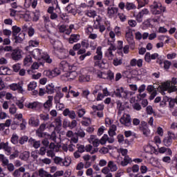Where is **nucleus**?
Returning a JSON list of instances; mask_svg holds the SVG:
<instances>
[{
	"mask_svg": "<svg viewBox=\"0 0 177 177\" xmlns=\"http://www.w3.org/2000/svg\"><path fill=\"white\" fill-rule=\"evenodd\" d=\"M135 7V4L132 3H126V9L127 10H131L132 9H133Z\"/></svg>",
	"mask_w": 177,
	"mask_h": 177,
	"instance_id": "4d7b16f0",
	"label": "nucleus"
},
{
	"mask_svg": "<svg viewBox=\"0 0 177 177\" xmlns=\"http://www.w3.org/2000/svg\"><path fill=\"white\" fill-rule=\"evenodd\" d=\"M44 75H46V77H48V78H53V74L52 71H44Z\"/></svg>",
	"mask_w": 177,
	"mask_h": 177,
	"instance_id": "603ef678",
	"label": "nucleus"
},
{
	"mask_svg": "<svg viewBox=\"0 0 177 177\" xmlns=\"http://www.w3.org/2000/svg\"><path fill=\"white\" fill-rule=\"evenodd\" d=\"M42 50H39V48H36L32 51H30V54L32 55V57L34 59H36V60H41L42 57H44V53H41Z\"/></svg>",
	"mask_w": 177,
	"mask_h": 177,
	"instance_id": "39448f33",
	"label": "nucleus"
},
{
	"mask_svg": "<svg viewBox=\"0 0 177 177\" xmlns=\"http://www.w3.org/2000/svg\"><path fill=\"white\" fill-rule=\"evenodd\" d=\"M151 12L152 15H161L162 12H165V7H162L161 3H157L154 2L152 6H151Z\"/></svg>",
	"mask_w": 177,
	"mask_h": 177,
	"instance_id": "f257e3e1",
	"label": "nucleus"
},
{
	"mask_svg": "<svg viewBox=\"0 0 177 177\" xmlns=\"http://www.w3.org/2000/svg\"><path fill=\"white\" fill-rule=\"evenodd\" d=\"M167 137H165L163 139V145L166 146V147H169L171 145H172L173 140H175L176 139V136L175 135V133L172 131H168L167 132Z\"/></svg>",
	"mask_w": 177,
	"mask_h": 177,
	"instance_id": "f03ea898",
	"label": "nucleus"
},
{
	"mask_svg": "<svg viewBox=\"0 0 177 177\" xmlns=\"http://www.w3.org/2000/svg\"><path fill=\"white\" fill-rule=\"evenodd\" d=\"M29 143L32 145L35 149H39L41 147V141H36L34 138H30L28 140Z\"/></svg>",
	"mask_w": 177,
	"mask_h": 177,
	"instance_id": "412c9836",
	"label": "nucleus"
},
{
	"mask_svg": "<svg viewBox=\"0 0 177 177\" xmlns=\"http://www.w3.org/2000/svg\"><path fill=\"white\" fill-rule=\"evenodd\" d=\"M46 93L48 95H52V93H55V86L53 84H48L46 86Z\"/></svg>",
	"mask_w": 177,
	"mask_h": 177,
	"instance_id": "b1692460",
	"label": "nucleus"
},
{
	"mask_svg": "<svg viewBox=\"0 0 177 177\" xmlns=\"http://www.w3.org/2000/svg\"><path fill=\"white\" fill-rule=\"evenodd\" d=\"M77 114L80 118H82L85 114V110L84 109H78Z\"/></svg>",
	"mask_w": 177,
	"mask_h": 177,
	"instance_id": "bf43d9fd",
	"label": "nucleus"
},
{
	"mask_svg": "<svg viewBox=\"0 0 177 177\" xmlns=\"http://www.w3.org/2000/svg\"><path fill=\"white\" fill-rule=\"evenodd\" d=\"M77 75H78V73L76 71H71L67 73L66 77H68V80L70 81V80H75Z\"/></svg>",
	"mask_w": 177,
	"mask_h": 177,
	"instance_id": "cd10ccee",
	"label": "nucleus"
},
{
	"mask_svg": "<svg viewBox=\"0 0 177 177\" xmlns=\"http://www.w3.org/2000/svg\"><path fill=\"white\" fill-rule=\"evenodd\" d=\"M101 78L111 81L112 80H114V73L111 71H108L106 73L104 72H101Z\"/></svg>",
	"mask_w": 177,
	"mask_h": 177,
	"instance_id": "9d476101",
	"label": "nucleus"
},
{
	"mask_svg": "<svg viewBox=\"0 0 177 177\" xmlns=\"http://www.w3.org/2000/svg\"><path fill=\"white\" fill-rule=\"evenodd\" d=\"M19 144L20 145H24L26 142H28V136H24L19 138Z\"/></svg>",
	"mask_w": 177,
	"mask_h": 177,
	"instance_id": "a18cd8bd",
	"label": "nucleus"
},
{
	"mask_svg": "<svg viewBox=\"0 0 177 177\" xmlns=\"http://www.w3.org/2000/svg\"><path fill=\"white\" fill-rule=\"evenodd\" d=\"M78 38H80V35H71V37L69 38V43L74 44V42H77Z\"/></svg>",
	"mask_w": 177,
	"mask_h": 177,
	"instance_id": "473e14b6",
	"label": "nucleus"
},
{
	"mask_svg": "<svg viewBox=\"0 0 177 177\" xmlns=\"http://www.w3.org/2000/svg\"><path fill=\"white\" fill-rule=\"evenodd\" d=\"M0 75H10V70L6 66L0 67Z\"/></svg>",
	"mask_w": 177,
	"mask_h": 177,
	"instance_id": "6ab92c4d",
	"label": "nucleus"
},
{
	"mask_svg": "<svg viewBox=\"0 0 177 177\" xmlns=\"http://www.w3.org/2000/svg\"><path fill=\"white\" fill-rule=\"evenodd\" d=\"M47 157H51V158H53L55 157V152L53 149L48 150L46 151Z\"/></svg>",
	"mask_w": 177,
	"mask_h": 177,
	"instance_id": "e2e57ef3",
	"label": "nucleus"
},
{
	"mask_svg": "<svg viewBox=\"0 0 177 177\" xmlns=\"http://www.w3.org/2000/svg\"><path fill=\"white\" fill-rule=\"evenodd\" d=\"M66 9L68 13H72V15H75L77 13V10H75L74 5H68Z\"/></svg>",
	"mask_w": 177,
	"mask_h": 177,
	"instance_id": "c85d7f7f",
	"label": "nucleus"
},
{
	"mask_svg": "<svg viewBox=\"0 0 177 177\" xmlns=\"http://www.w3.org/2000/svg\"><path fill=\"white\" fill-rule=\"evenodd\" d=\"M82 124L84 127H89L91 125V119L86 118L85 120L82 121Z\"/></svg>",
	"mask_w": 177,
	"mask_h": 177,
	"instance_id": "6e6d98bb",
	"label": "nucleus"
},
{
	"mask_svg": "<svg viewBox=\"0 0 177 177\" xmlns=\"http://www.w3.org/2000/svg\"><path fill=\"white\" fill-rule=\"evenodd\" d=\"M126 39H127L128 44L130 45V48L131 49H133V48H135V40H133V36L131 37H128Z\"/></svg>",
	"mask_w": 177,
	"mask_h": 177,
	"instance_id": "c9c22d12",
	"label": "nucleus"
},
{
	"mask_svg": "<svg viewBox=\"0 0 177 177\" xmlns=\"http://www.w3.org/2000/svg\"><path fill=\"white\" fill-rule=\"evenodd\" d=\"M11 59L15 62H19L23 59V50L20 48H15L12 50L11 53Z\"/></svg>",
	"mask_w": 177,
	"mask_h": 177,
	"instance_id": "7ed1b4c3",
	"label": "nucleus"
},
{
	"mask_svg": "<svg viewBox=\"0 0 177 177\" xmlns=\"http://www.w3.org/2000/svg\"><path fill=\"white\" fill-rule=\"evenodd\" d=\"M63 115L65 117H67V115H68L69 118H71V120H75V117H77V115L75 114V111H70V109H66L63 111Z\"/></svg>",
	"mask_w": 177,
	"mask_h": 177,
	"instance_id": "ddd939ff",
	"label": "nucleus"
},
{
	"mask_svg": "<svg viewBox=\"0 0 177 177\" xmlns=\"http://www.w3.org/2000/svg\"><path fill=\"white\" fill-rule=\"evenodd\" d=\"M41 106H42L41 102H35L28 104V109H37V107H41Z\"/></svg>",
	"mask_w": 177,
	"mask_h": 177,
	"instance_id": "c756f323",
	"label": "nucleus"
},
{
	"mask_svg": "<svg viewBox=\"0 0 177 177\" xmlns=\"http://www.w3.org/2000/svg\"><path fill=\"white\" fill-rule=\"evenodd\" d=\"M14 37V39H15V44H21V42H23V41H24V37H26V34L24 33H19L17 36H13Z\"/></svg>",
	"mask_w": 177,
	"mask_h": 177,
	"instance_id": "2eb2a0df",
	"label": "nucleus"
},
{
	"mask_svg": "<svg viewBox=\"0 0 177 177\" xmlns=\"http://www.w3.org/2000/svg\"><path fill=\"white\" fill-rule=\"evenodd\" d=\"M103 59V53L102 52V47L98 46L96 50V55L93 57V60L95 62H99Z\"/></svg>",
	"mask_w": 177,
	"mask_h": 177,
	"instance_id": "9b49d317",
	"label": "nucleus"
},
{
	"mask_svg": "<svg viewBox=\"0 0 177 177\" xmlns=\"http://www.w3.org/2000/svg\"><path fill=\"white\" fill-rule=\"evenodd\" d=\"M171 64H172V63L168 60H166L164 62V68H165L166 70H168L169 68V67H171Z\"/></svg>",
	"mask_w": 177,
	"mask_h": 177,
	"instance_id": "69168bd1",
	"label": "nucleus"
},
{
	"mask_svg": "<svg viewBox=\"0 0 177 177\" xmlns=\"http://www.w3.org/2000/svg\"><path fill=\"white\" fill-rule=\"evenodd\" d=\"M41 120H42L43 121H48V120H49V115H44V114H40L39 115Z\"/></svg>",
	"mask_w": 177,
	"mask_h": 177,
	"instance_id": "774afa93",
	"label": "nucleus"
},
{
	"mask_svg": "<svg viewBox=\"0 0 177 177\" xmlns=\"http://www.w3.org/2000/svg\"><path fill=\"white\" fill-rule=\"evenodd\" d=\"M86 15L88 17H93V18L96 17V16H97L96 11L92 10H87L86 12Z\"/></svg>",
	"mask_w": 177,
	"mask_h": 177,
	"instance_id": "e433bc0d",
	"label": "nucleus"
},
{
	"mask_svg": "<svg viewBox=\"0 0 177 177\" xmlns=\"http://www.w3.org/2000/svg\"><path fill=\"white\" fill-rule=\"evenodd\" d=\"M48 175H49V174H48V172L44 170V169H39V176L46 177V176H48Z\"/></svg>",
	"mask_w": 177,
	"mask_h": 177,
	"instance_id": "c03bdc74",
	"label": "nucleus"
},
{
	"mask_svg": "<svg viewBox=\"0 0 177 177\" xmlns=\"http://www.w3.org/2000/svg\"><path fill=\"white\" fill-rule=\"evenodd\" d=\"M76 135H77V136H79L80 138H85V131H84V130H82V129H79L76 132Z\"/></svg>",
	"mask_w": 177,
	"mask_h": 177,
	"instance_id": "3c124183",
	"label": "nucleus"
},
{
	"mask_svg": "<svg viewBox=\"0 0 177 177\" xmlns=\"http://www.w3.org/2000/svg\"><path fill=\"white\" fill-rule=\"evenodd\" d=\"M37 154H39V156H45V154H46V147H40L39 150L37 151Z\"/></svg>",
	"mask_w": 177,
	"mask_h": 177,
	"instance_id": "37998d69",
	"label": "nucleus"
},
{
	"mask_svg": "<svg viewBox=\"0 0 177 177\" xmlns=\"http://www.w3.org/2000/svg\"><path fill=\"white\" fill-rule=\"evenodd\" d=\"M41 59H44L46 63H52V59H50V57L48 54H43V57H41Z\"/></svg>",
	"mask_w": 177,
	"mask_h": 177,
	"instance_id": "79ce46f5",
	"label": "nucleus"
},
{
	"mask_svg": "<svg viewBox=\"0 0 177 177\" xmlns=\"http://www.w3.org/2000/svg\"><path fill=\"white\" fill-rule=\"evenodd\" d=\"M140 130L142 131L145 136H149V135H150V129L147 127V123H146V122H141Z\"/></svg>",
	"mask_w": 177,
	"mask_h": 177,
	"instance_id": "1a4fd4ad",
	"label": "nucleus"
},
{
	"mask_svg": "<svg viewBox=\"0 0 177 177\" xmlns=\"http://www.w3.org/2000/svg\"><path fill=\"white\" fill-rule=\"evenodd\" d=\"M50 128H55V131H60L62 128V118L57 117L54 122L50 124Z\"/></svg>",
	"mask_w": 177,
	"mask_h": 177,
	"instance_id": "423d86ee",
	"label": "nucleus"
},
{
	"mask_svg": "<svg viewBox=\"0 0 177 177\" xmlns=\"http://www.w3.org/2000/svg\"><path fill=\"white\" fill-rule=\"evenodd\" d=\"M39 45V41L37 40H30L29 41V46H26V49L28 52H31V48L34 46H38Z\"/></svg>",
	"mask_w": 177,
	"mask_h": 177,
	"instance_id": "dca6fc26",
	"label": "nucleus"
},
{
	"mask_svg": "<svg viewBox=\"0 0 177 177\" xmlns=\"http://www.w3.org/2000/svg\"><path fill=\"white\" fill-rule=\"evenodd\" d=\"M108 168H110V170L111 171V172H115V171L118 169L117 165L114 163V162L112 160L108 162Z\"/></svg>",
	"mask_w": 177,
	"mask_h": 177,
	"instance_id": "5701e85b",
	"label": "nucleus"
},
{
	"mask_svg": "<svg viewBox=\"0 0 177 177\" xmlns=\"http://www.w3.org/2000/svg\"><path fill=\"white\" fill-rule=\"evenodd\" d=\"M11 142L13 145H17V143H19V136H17V134H12Z\"/></svg>",
	"mask_w": 177,
	"mask_h": 177,
	"instance_id": "58836bf2",
	"label": "nucleus"
},
{
	"mask_svg": "<svg viewBox=\"0 0 177 177\" xmlns=\"http://www.w3.org/2000/svg\"><path fill=\"white\" fill-rule=\"evenodd\" d=\"M52 102H53V96L49 95L48 100L44 104V109H50L52 107Z\"/></svg>",
	"mask_w": 177,
	"mask_h": 177,
	"instance_id": "aec40b11",
	"label": "nucleus"
},
{
	"mask_svg": "<svg viewBox=\"0 0 177 177\" xmlns=\"http://www.w3.org/2000/svg\"><path fill=\"white\" fill-rule=\"evenodd\" d=\"M149 12L147 8H145L142 10L136 16V19L138 21V23H142L143 21V17L145 15H149Z\"/></svg>",
	"mask_w": 177,
	"mask_h": 177,
	"instance_id": "6e6552de",
	"label": "nucleus"
},
{
	"mask_svg": "<svg viewBox=\"0 0 177 177\" xmlns=\"http://www.w3.org/2000/svg\"><path fill=\"white\" fill-rule=\"evenodd\" d=\"M77 127V120H73L71 122H69V128L73 129Z\"/></svg>",
	"mask_w": 177,
	"mask_h": 177,
	"instance_id": "338daca9",
	"label": "nucleus"
},
{
	"mask_svg": "<svg viewBox=\"0 0 177 177\" xmlns=\"http://www.w3.org/2000/svg\"><path fill=\"white\" fill-rule=\"evenodd\" d=\"M26 125H27V122L26 121V120L22 119V122L20 124V128L21 131H24V129H26Z\"/></svg>",
	"mask_w": 177,
	"mask_h": 177,
	"instance_id": "0e129e2a",
	"label": "nucleus"
},
{
	"mask_svg": "<svg viewBox=\"0 0 177 177\" xmlns=\"http://www.w3.org/2000/svg\"><path fill=\"white\" fill-rule=\"evenodd\" d=\"M130 96H132V92L124 91L123 88V92L122 93V97H124V99H128Z\"/></svg>",
	"mask_w": 177,
	"mask_h": 177,
	"instance_id": "4c0bfd02",
	"label": "nucleus"
},
{
	"mask_svg": "<svg viewBox=\"0 0 177 177\" xmlns=\"http://www.w3.org/2000/svg\"><path fill=\"white\" fill-rule=\"evenodd\" d=\"M104 64H106V62L102 59L94 62V66L100 67V68H104Z\"/></svg>",
	"mask_w": 177,
	"mask_h": 177,
	"instance_id": "2f4dec72",
	"label": "nucleus"
},
{
	"mask_svg": "<svg viewBox=\"0 0 177 177\" xmlns=\"http://www.w3.org/2000/svg\"><path fill=\"white\" fill-rule=\"evenodd\" d=\"M54 162L57 165H60L61 167H68L70 165L71 161L67 158H62L59 156H55L54 158Z\"/></svg>",
	"mask_w": 177,
	"mask_h": 177,
	"instance_id": "20e7f679",
	"label": "nucleus"
},
{
	"mask_svg": "<svg viewBox=\"0 0 177 177\" xmlns=\"http://www.w3.org/2000/svg\"><path fill=\"white\" fill-rule=\"evenodd\" d=\"M10 88L12 91H18L19 93H23L24 92L23 87L19 83H13L10 84Z\"/></svg>",
	"mask_w": 177,
	"mask_h": 177,
	"instance_id": "f8f14e48",
	"label": "nucleus"
},
{
	"mask_svg": "<svg viewBox=\"0 0 177 177\" xmlns=\"http://www.w3.org/2000/svg\"><path fill=\"white\" fill-rule=\"evenodd\" d=\"M64 96V94L62 91H57L55 96L54 97V100L55 103H60V99Z\"/></svg>",
	"mask_w": 177,
	"mask_h": 177,
	"instance_id": "a878e982",
	"label": "nucleus"
},
{
	"mask_svg": "<svg viewBox=\"0 0 177 177\" xmlns=\"http://www.w3.org/2000/svg\"><path fill=\"white\" fill-rule=\"evenodd\" d=\"M4 150L7 152V155L9 156L12 151V147H9L8 142H1L0 144V150Z\"/></svg>",
	"mask_w": 177,
	"mask_h": 177,
	"instance_id": "4468645a",
	"label": "nucleus"
},
{
	"mask_svg": "<svg viewBox=\"0 0 177 177\" xmlns=\"http://www.w3.org/2000/svg\"><path fill=\"white\" fill-rule=\"evenodd\" d=\"M77 151H79L80 153H84L85 151V146L84 145H77Z\"/></svg>",
	"mask_w": 177,
	"mask_h": 177,
	"instance_id": "13d9d810",
	"label": "nucleus"
},
{
	"mask_svg": "<svg viewBox=\"0 0 177 177\" xmlns=\"http://www.w3.org/2000/svg\"><path fill=\"white\" fill-rule=\"evenodd\" d=\"M147 92H149V93H151L154 92V91H157V90L156 89V86L149 85L147 87Z\"/></svg>",
	"mask_w": 177,
	"mask_h": 177,
	"instance_id": "864d4df0",
	"label": "nucleus"
},
{
	"mask_svg": "<svg viewBox=\"0 0 177 177\" xmlns=\"http://www.w3.org/2000/svg\"><path fill=\"white\" fill-rule=\"evenodd\" d=\"M32 58L31 57V55H27L24 61V66H27L28 63H32Z\"/></svg>",
	"mask_w": 177,
	"mask_h": 177,
	"instance_id": "a19ab883",
	"label": "nucleus"
},
{
	"mask_svg": "<svg viewBox=\"0 0 177 177\" xmlns=\"http://www.w3.org/2000/svg\"><path fill=\"white\" fill-rule=\"evenodd\" d=\"M92 109H93V110H97L98 111H102V110H104V106L103 105H102V104H99V105H97V106L93 105V106H92Z\"/></svg>",
	"mask_w": 177,
	"mask_h": 177,
	"instance_id": "8fccbe9b",
	"label": "nucleus"
},
{
	"mask_svg": "<svg viewBox=\"0 0 177 177\" xmlns=\"http://www.w3.org/2000/svg\"><path fill=\"white\" fill-rule=\"evenodd\" d=\"M53 73V77H57V75H60L61 71L59 70V68H55L54 70L51 71Z\"/></svg>",
	"mask_w": 177,
	"mask_h": 177,
	"instance_id": "09e8293b",
	"label": "nucleus"
},
{
	"mask_svg": "<svg viewBox=\"0 0 177 177\" xmlns=\"http://www.w3.org/2000/svg\"><path fill=\"white\" fill-rule=\"evenodd\" d=\"M122 92H124V88L123 87H120V88H117L114 91L115 97H122Z\"/></svg>",
	"mask_w": 177,
	"mask_h": 177,
	"instance_id": "7c9ffc66",
	"label": "nucleus"
},
{
	"mask_svg": "<svg viewBox=\"0 0 177 177\" xmlns=\"http://www.w3.org/2000/svg\"><path fill=\"white\" fill-rule=\"evenodd\" d=\"M120 122L124 125L125 127H131L132 121L131 120V115H123L120 120Z\"/></svg>",
	"mask_w": 177,
	"mask_h": 177,
	"instance_id": "0eeeda50",
	"label": "nucleus"
},
{
	"mask_svg": "<svg viewBox=\"0 0 177 177\" xmlns=\"http://www.w3.org/2000/svg\"><path fill=\"white\" fill-rule=\"evenodd\" d=\"M162 89H164L165 91H167V89L171 88V82H165L162 84Z\"/></svg>",
	"mask_w": 177,
	"mask_h": 177,
	"instance_id": "49530a36",
	"label": "nucleus"
},
{
	"mask_svg": "<svg viewBox=\"0 0 177 177\" xmlns=\"http://www.w3.org/2000/svg\"><path fill=\"white\" fill-rule=\"evenodd\" d=\"M19 158L21 160H23L24 161H28V158H30V151H24L22 153H21Z\"/></svg>",
	"mask_w": 177,
	"mask_h": 177,
	"instance_id": "393cba45",
	"label": "nucleus"
},
{
	"mask_svg": "<svg viewBox=\"0 0 177 177\" xmlns=\"http://www.w3.org/2000/svg\"><path fill=\"white\" fill-rule=\"evenodd\" d=\"M91 53L90 51L87 52L85 54H83L82 55L80 56L79 59L81 62H82V60L85 59V57H86V56H91Z\"/></svg>",
	"mask_w": 177,
	"mask_h": 177,
	"instance_id": "680f3d73",
	"label": "nucleus"
},
{
	"mask_svg": "<svg viewBox=\"0 0 177 177\" xmlns=\"http://www.w3.org/2000/svg\"><path fill=\"white\" fill-rule=\"evenodd\" d=\"M108 15L111 17H113L114 15H117L118 13V8L114 7H109L107 9Z\"/></svg>",
	"mask_w": 177,
	"mask_h": 177,
	"instance_id": "a211bd4d",
	"label": "nucleus"
},
{
	"mask_svg": "<svg viewBox=\"0 0 177 177\" xmlns=\"http://www.w3.org/2000/svg\"><path fill=\"white\" fill-rule=\"evenodd\" d=\"M28 124L32 127H38V125H39V120H35V118H30Z\"/></svg>",
	"mask_w": 177,
	"mask_h": 177,
	"instance_id": "bb28decb",
	"label": "nucleus"
},
{
	"mask_svg": "<svg viewBox=\"0 0 177 177\" xmlns=\"http://www.w3.org/2000/svg\"><path fill=\"white\" fill-rule=\"evenodd\" d=\"M12 37L17 35V34H19V32L21 31V28L17 26H12Z\"/></svg>",
	"mask_w": 177,
	"mask_h": 177,
	"instance_id": "72a5a7b5",
	"label": "nucleus"
},
{
	"mask_svg": "<svg viewBox=\"0 0 177 177\" xmlns=\"http://www.w3.org/2000/svg\"><path fill=\"white\" fill-rule=\"evenodd\" d=\"M80 81H82L83 82H89V81H91V76L88 75H82L80 76Z\"/></svg>",
	"mask_w": 177,
	"mask_h": 177,
	"instance_id": "f704fd0d",
	"label": "nucleus"
},
{
	"mask_svg": "<svg viewBox=\"0 0 177 177\" xmlns=\"http://www.w3.org/2000/svg\"><path fill=\"white\" fill-rule=\"evenodd\" d=\"M122 64V59H120L118 58H115L113 59V65L115 66H121Z\"/></svg>",
	"mask_w": 177,
	"mask_h": 177,
	"instance_id": "5fc2aeb1",
	"label": "nucleus"
},
{
	"mask_svg": "<svg viewBox=\"0 0 177 177\" xmlns=\"http://www.w3.org/2000/svg\"><path fill=\"white\" fill-rule=\"evenodd\" d=\"M20 68H21L20 64H15L12 66V70L15 73H19V71H20Z\"/></svg>",
	"mask_w": 177,
	"mask_h": 177,
	"instance_id": "de8ad7c7",
	"label": "nucleus"
},
{
	"mask_svg": "<svg viewBox=\"0 0 177 177\" xmlns=\"http://www.w3.org/2000/svg\"><path fill=\"white\" fill-rule=\"evenodd\" d=\"M37 88V82H32L28 86V91H34Z\"/></svg>",
	"mask_w": 177,
	"mask_h": 177,
	"instance_id": "ea45409f",
	"label": "nucleus"
},
{
	"mask_svg": "<svg viewBox=\"0 0 177 177\" xmlns=\"http://www.w3.org/2000/svg\"><path fill=\"white\" fill-rule=\"evenodd\" d=\"M132 162V158H129V156H124L123 160L121 161L120 165L122 167H127L128 164H131Z\"/></svg>",
	"mask_w": 177,
	"mask_h": 177,
	"instance_id": "4be33fe9",
	"label": "nucleus"
},
{
	"mask_svg": "<svg viewBox=\"0 0 177 177\" xmlns=\"http://www.w3.org/2000/svg\"><path fill=\"white\" fill-rule=\"evenodd\" d=\"M116 104H117V109L118 111V115H121L122 114V111L125 110V108L124 106H122V102L120 100L116 101Z\"/></svg>",
	"mask_w": 177,
	"mask_h": 177,
	"instance_id": "f3484780",
	"label": "nucleus"
},
{
	"mask_svg": "<svg viewBox=\"0 0 177 177\" xmlns=\"http://www.w3.org/2000/svg\"><path fill=\"white\" fill-rule=\"evenodd\" d=\"M6 167L8 171H9L10 172H13V171H15V165H12V163H8Z\"/></svg>",
	"mask_w": 177,
	"mask_h": 177,
	"instance_id": "052dcab7",
	"label": "nucleus"
}]
</instances>
